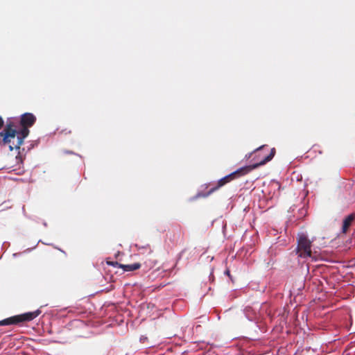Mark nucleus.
I'll list each match as a JSON object with an SVG mask.
<instances>
[{
	"label": "nucleus",
	"instance_id": "1",
	"mask_svg": "<svg viewBox=\"0 0 355 355\" xmlns=\"http://www.w3.org/2000/svg\"><path fill=\"white\" fill-rule=\"evenodd\" d=\"M275 153H276L275 148H272L270 150V153L267 156H266L261 161H260L259 163H257V164H254L252 165H250V166H244V167H241V168H239L238 170L234 171L233 173L220 179L218 181L216 186L212 187L208 191V193L206 195H205L204 196L205 197L208 196L209 195L211 194L212 193L217 191L218 189L225 186L226 184L230 182L231 181L248 174L251 171L258 168L260 166L264 165L265 164H266L268 162L270 161L273 158V157L275 155Z\"/></svg>",
	"mask_w": 355,
	"mask_h": 355
},
{
	"label": "nucleus",
	"instance_id": "2",
	"mask_svg": "<svg viewBox=\"0 0 355 355\" xmlns=\"http://www.w3.org/2000/svg\"><path fill=\"white\" fill-rule=\"evenodd\" d=\"M26 137L17 130L12 122H7L3 130L0 132V145L8 146L10 150L19 149Z\"/></svg>",
	"mask_w": 355,
	"mask_h": 355
},
{
	"label": "nucleus",
	"instance_id": "3",
	"mask_svg": "<svg viewBox=\"0 0 355 355\" xmlns=\"http://www.w3.org/2000/svg\"><path fill=\"white\" fill-rule=\"evenodd\" d=\"M41 313V311L37 309L33 312H27L23 314L14 315L0 321V326L19 324L25 322L32 321Z\"/></svg>",
	"mask_w": 355,
	"mask_h": 355
},
{
	"label": "nucleus",
	"instance_id": "4",
	"mask_svg": "<svg viewBox=\"0 0 355 355\" xmlns=\"http://www.w3.org/2000/svg\"><path fill=\"white\" fill-rule=\"evenodd\" d=\"M311 241L304 234H302L297 239V252L302 258H307L311 256Z\"/></svg>",
	"mask_w": 355,
	"mask_h": 355
},
{
	"label": "nucleus",
	"instance_id": "5",
	"mask_svg": "<svg viewBox=\"0 0 355 355\" xmlns=\"http://www.w3.org/2000/svg\"><path fill=\"white\" fill-rule=\"evenodd\" d=\"M36 121V117L32 113L26 112L21 116L20 125L21 128L19 130L21 135L24 137H28L30 131L29 128L32 127Z\"/></svg>",
	"mask_w": 355,
	"mask_h": 355
},
{
	"label": "nucleus",
	"instance_id": "6",
	"mask_svg": "<svg viewBox=\"0 0 355 355\" xmlns=\"http://www.w3.org/2000/svg\"><path fill=\"white\" fill-rule=\"evenodd\" d=\"M355 219V214L352 213L349 215H348L347 217L345 218L343 220V227H342V232L345 234L348 231V229L352 225V222Z\"/></svg>",
	"mask_w": 355,
	"mask_h": 355
},
{
	"label": "nucleus",
	"instance_id": "7",
	"mask_svg": "<svg viewBox=\"0 0 355 355\" xmlns=\"http://www.w3.org/2000/svg\"><path fill=\"white\" fill-rule=\"evenodd\" d=\"M141 264L139 263H135L132 264H120L119 268L123 269L124 271L130 272L134 271L140 268Z\"/></svg>",
	"mask_w": 355,
	"mask_h": 355
},
{
	"label": "nucleus",
	"instance_id": "8",
	"mask_svg": "<svg viewBox=\"0 0 355 355\" xmlns=\"http://www.w3.org/2000/svg\"><path fill=\"white\" fill-rule=\"evenodd\" d=\"M107 263L108 265L113 266H117L119 268V265L121 264V263H119L116 261L114 262V261H107Z\"/></svg>",
	"mask_w": 355,
	"mask_h": 355
},
{
	"label": "nucleus",
	"instance_id": "9",
	"mask_svg": "<svg viewBox=\"0 0 355 355\" xmlns=\"http://www.w3.org/2000/svg\"><path fill=\"white\" fill-rule=\"evenodd\" d=\"M4 121L1 116H0V129L3 127Z\"/></svg>",
	"mask_w": 355,
	"mask_h": 355
},
{
	"label": "nucleus",
	"instance_id": "10",
	"mask_svg": "<svg viewBox=\"0 0 355 355\" xmlns=\"http://www.w3.org/2000/svg\"><path fill=\"white\" fill-rule=\"evenodd\" d=\"M225 273L227 275H228L229 277H230V270H225Z\"/></svg>",
	"mask_w": 355,
	"mask_h": 355
},
{
	"label": "nucleus",
	"instance_id": "11",
	"mask_svg": "<svg viewBox=\"0 0 355 355\" xmlns=\"http://www.w3.org/2000/svg\"><path fill=\"white\" fill-rule=\"evenodd\" d=\"M264 146H260V147L257 148L254 151H258V150H259L262 149Z\"/></svg>",
	"mask_w": 355,
	"mask_h": 355
}]
</instances>
